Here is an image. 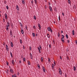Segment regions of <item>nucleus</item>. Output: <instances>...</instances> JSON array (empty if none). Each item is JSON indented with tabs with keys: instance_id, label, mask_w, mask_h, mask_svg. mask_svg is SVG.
<instances>
[{
	"instance_id": "nucleus-41",
	"label": "nucleus",
	"mask_w": 77,
	"mask_h": 77,
	"mask_svg": "<svg viewBox=\"0 0 77 77\" xmlns=\"http://www.w3.org/2000/svg\"><path fill=\"white\" fill-rule=\"evenodd\" d=\"M33 28L34 29H36V27L35 26V25H34V26H33Z\"/></svg>"
},
{
	"instance_id": "nucleus-22",
	"label": "nucleus",
	"mask_w": 77,
	"mask_h": 77,
	"mask_svg": "<svg viewBox=\"0 0 77 77\" xmlns=\"http://www.w3.org/2000/svg\"><path fill=\"white\" fill-rule=\"evenodd\" d=\"M34 2L36 5H37V0H34Z\"/></svg>"
},
{
	"instance_id": "nucleus-48",
	"label": "nucleus",
	"mask_w": 77,
	"mask_h": 77,
	"mask_svg": "<svg viewBox=\"0 0 77 77\" xmlns=\"http://www.w3.org/2000/svg\"><path fill=\"white\" fill-rule=\"evenodd\" d=\"M29 50L31 51V50H32V48H31V47H29Z\"/></svg>"
},
{
	"instance_id": "nucleus-37",
	"label": "nucleus",
	"mask_w": 77,
	"mask_h": 77,
	"mask_svg": "<svg viewBox=\"0 0 77 77\" xmlns=\"http://www.w3.org/2000/svg\"><path fill=\"white\" fill-rule=\"evenodd\" d=\"M30 57L31 59H33V55L30 56Z\"/></svg>"
},
{
	"instance_id": "nucleus-59",
	"label": "nucleus",
	"mask_w": 77,
	"mask_h": 77,
	"mask_svg": "<svg viewBox=\"0 0 77 77\" xmlns=\"http://www.w3.org/2000/svg\"><path fill=\"white\" fill-rule=\"evenodd\" d=\"M48 5H51V3H50V2H48Z\"/></svg>"
},
{
	"instance_id": "nucleus-47",
	"label": "nucleus",
	"mask_w": 77,
	"mask_h": 77,
	"mask_svg": "<svg viewBox=\"0 0 77 77\" xmlns=\"http://www.w3.org/2000/svg\"><path fill=\"white\" fill-rule=\"evenodd\" d=\"M54 9L55 11H57V8H55Z\"/></svg>"
},
{
	"instance_id": "nucleus-27",
	"label": "nucleus",
	"mask_w": 77,
	"mask_h": 77,
	"mask_svg": "<svg viewBox=\"0 0 77 77\" xmlns=\"http://www.w3.org/2000/svg\"><path fill=\"white\" fill-rule=\"evenodd\" d=\"M51 60H50V59L49 58H48V61L49 63H50Z\"/></svg>"
},
{
	"instance_id": "nucleus-9",
	"label": "nucleus",
	"mask_w": 77,
	"mask_h": 77,
	"mask_svg": "<svg viewBox=\"0 0 77 77\" xmlns=\"http://www.w3.org/2000/svg\"><path fill=\"white\" fill-rule=\"evenodd\" d=\"M52 69L54 71V65H53V64H52Z\"/></svg>"
},
{
	"instance_id": "nucleus-7",
	"label": "nucleus",
	"mask_w": 77,
	"mask_h": 77,
	"mask_svg": "<svg viewBox=\"0 0 77 77\" xmlns=\"http://www.w3.org/2000/svg\"><path fill=\"white\" fill-rule=\"evenodd\" d=\"M42 69L43 72H45V67H44V66L42 67Z\"/></svg>"
},
{
	"instance_id": "nucleus-42",
	"label": "nucleus",
	"mask_w": 77,
	"mask_h": 77,
	"mask_svg": "<svg viewBox=\"0 0 77 77\" xmlns=\"http://www.w3.org/2000/svg\"><path fill=\"white\" fill-rule=\"evenodd\" d=\"M6 8L7 9H9V7L8 5L7 6Z\"/></svg>"
},
{
	"instance_id": "nucleus-23",
	"label": "nucleus",
	"mask_w": 77,
	"mask_h": 77,
	"mask_svg": "<svg viewBox=\"0 0 77 77\" xmlns=\"http://www.w3.org/2000/svg\"><path fill=\"white\" fill-rule=\"evenodd\" d=\"M68 2L69 4L70 5H71V1L70 0H68Z\"/></svg>"
},
{
	"instance_id": "nucleus-44",
	"label": "nucleus",
	"mask_w": 77,
	"mask_h": 77,
	"mask_svg": "<svg viewBox=\"0 0 77 77\" xmlns=\"http://www.w3.org/2000/svg\"><path fill=\"white\" fill-rule=\"evenodd\" d=\"M54 66H56V62L55 61L54 63Z\"/></svg>"
},
{
	"instance_id": "nucleus-40",
	"label": "nucleus",
	"mask_w": 77,
	"mask_h": 77,
	"mask_svg": "<svg viewBox=\"0 0 77 77\" xmlns=\"http://www.w3.org/2000/svg\"><path fill=\"white\" fill-rule=\"evenodd\" d=\"M31 2L32 5H33V1L32 0L31 1Z\"/></svg>"
},
{
	"instance_id": "nucleus-15",
	"label": "nucleus",
	"mask_w": 77,
	"mask_h": 77,
	"mask_svg": "<svg viewBox=\"0 0 77 77\" xmlns=\"http://www.w3.org/2000/svg\"><path fill=\"white\" fill-rule=\"evenodd\" d=\"M22 3L23 5H25V1H24V0H22Z\"/></svg>"
},
{
	"instance_id": "nucleus-5",
	"label": "nucleus",
	"mask_w": 77,
	"mask_h": 77,
	"mask_svg": "<svg viewBox=\"0 0 77 77\" xmlns=\"http://www.w3.org/2000/svg\"><path fill=\"white\" fill-rule=\"evenodd\" d=\"M10 34L11 36L12 37L13 35H12V30H11L10 31Z\"/></svg>"
},
{
	"instance_id": "nucleus-58",
	"label": "nucleus",
	"mask_w": 77,
	"mask_h": 77,
	"mask_svg": "<svg viewBox=\"0 0 77 77\" xmlns=\"http://www.w3.org/2000/svg\"><path fill=\"white\" fill-rule=\"evenodd\" d=\"M45 9H47V5H45Z\"/></svg>"
},
{
	"instance_id": "nucleus-28",
	"label": "nucleus",
	"mask_w": 77,
	"mask_h": 77,
	"mask_svg": "<svg viewBox=\"0 0 77 77\" xmlns=\"http://www.w3.org/2000/svg\"><path fill=\"white\" fill-rule=\"evenodd\" d=\"M37 66H38V68H39V69H40V66H39V64H38Z\"/></svg>"
},
{
	"instance_id": "nucleus-32",
	"label": "nucleus",
	"mask_w": 77,
	"mask_h": 77,
	"mask_svg": "<svg viewBox=\"0 0 77 77\" xmlns=\"http://www.w3.org/2000/svg\"><path fill=\"white\" fill-rule=\"evenodd\" d=\"M39 48H40V50H42V46H41V45H40L39 46Z\"/></svg>"
},
{
	"instance_id": "nucleus-52",
	"label": "nucleus",
	"mask_w": 77,
	"mask_h": 77,
	"mask_svg": "<svg viewBox=\"0 0 77 77\" xmlns=\"http://www.w3.org/2000/svg\"><path fill=\"white\" fill-rule=\"evenodd\" d=\"M8 64H9V63L8 62H7V65L8 66Z\"/></svg>"
},
{
	"instance_id": "nucleus-34",
	"label": "nucleus",
	"mask_w": 77,
	"mask_h": 77,
	"mask_svg": "<svg viewBox=\"0 0 77 77\" xmlns=\"http://www.w3.org/2000/svg\"><path fill=\"white\" fill-rule=\"evenodd\" d=\"M10 53L12 57H13V55H12V52H11Z\"/></svg>"
},
{
	"instance_id": "nucleus-45",
	"label": "nucleus",
	"mask_w": 77,
	"mask_h": 77,
	"mask_svg": "<svg viewBox=\"0 0 77 77\" xmlns=\"http://www.w3.org/2000/svg\"><path fill=\"white\" fill-rule=\"evenodd\" d=\"M6 49L7 51H9V48H6Z\"/></svg>"
},
{
	"instance_id": "nucleus-49",
	"label": "nucleus",
	"mask_w": 77,
	"mask_h": 77,
	"mask_svg": "<svg viewBox=\"0 0 77 77\" xmlns=\"http://www.w3.org/2000/svg\"><path fill=\"white\" fill-rule=\"evenodd\" d=\"M53 42L54 44H55V41H54V40H53Z\"/></svg>"
},
{
	"instance_id": "nucleus-21",
	"label": "nucleus",
	"mask_w": 77,
	"mask_h": 77,
	"mask_svg": "<svg viewBox=\"0 0 77 77\" xmlns=\"http://www.w3.org/2000/svg\"><path fill=\"white\" fill-rule=\"evenodd\" d=\"M60 33L59 32H58V36L59 38V36H60Z\"/></svg>"
},
{
	"instance_id": "nucleus-36",
	"label": "nucleus",
	"mask_w": 77,
	"mask_h": 77,
	"mask_svg": "<svg viewBox=\"0 0 77 77\" xmlns=\"http://www.w3.org/2000/svg\"><path fill=\"white\" fill-rule=\"evenodd\" d=\"M20 44H22V40L21 39H20Z\"/></svg>"
},
{
	"instance_id": "nucleus-33",
	"label": "nucleus",
	"mask_w": 77,
	"mask_h": 77,
	"mask_svg": "<svg viewBox=\"0 0 77 77\" xmlns=\"http://www.w3.org/2000/svg\"><path fill=\"white\" fill-rule=\"evenodd\" d=\"M27 26H25V28H26V30H28V29H27Z\"/></svg>"
},
{
	"instance_id": "nucleus-29",
	"label": "nucleus",
	"mask_w": 77,
	"mask_h": 77,
	"mask_svg": "<svg viewBox=\"0 0 77 77\" xmlns=\"http://www.w3.org/2000/svg\"><path fill=\"white\" fill-rule=\"evenodd\" d=\"M28 65H30V63L29 61H28Z\"/></svg>"
},
{
	"instance_id": "nucleus-8",
	"label": "nucleus",
	"mask_w": 77,
	"mask_h": 77,
	"mask_svg": "<svg viewBox=\"0 0 77 77\" xmlns=\"http://www.w3.org/2000/svg\"><path fill=\"white\" fill-rule=\"evenodd\" d=\"M49 8L51 12H52V8L51 7V6H49Z\"/></svg>"
},
{
	"instance_id": "nucleus-4",
	"label": "nucleus",
	"mask_w": 77,
	"mask_h": 77,
	"mask_svg": "<svg viewBox=\"0 0 77 77\" xmlns=\"http://www.w3.org/2000/svg\"><path fill=\"white\" fill-rule=\"evenodd\" d=\"M4 16L5 17V19H6V20H7V19H8V15H7V14H5L4 15Z\"/></svg>"
},
{
	"instance_id": "nucleus-60",
	"label": "nucleus",
	"mask_w": 77,
	"mask_h": 77,
	"mask_svg": "<svg viewBox=\"0 0 77 77\" xmlns=\"http://www.w3.org/2000/svg\"><path fill=\"white\" fill-rule=\"evenodd\" d=\"M19 63H21V61L20 60L19 61Z\"/></svg>"
},
{
	"instance_id": "nucleus-54",
	"label": "nucleus",
	"mask_w": 77,
	"mask_h": 77,
	"mask_svg": "<svg viewBox=\"0 0 77 77\" xmlns=\"http://www.w3.org/2000/svg\"><path fill=\"white\" fill-rule=\"evenodd\" d=\"M23 50H24V49H25V48L24 47V45L23 46Z\"/></svg>"
},
{
	"instance_id": "nucleus-11",
	"label": "nucleus",
	"mask_w": 77,
	"mask_h": 77,
	"mask_svg": "<svg viewBox=\"0 0 77 77\" xmlns=\"http://www.w3.org/2000/svg\"><path fill=\"white\" fill-rule=\"evenodd\" d=\"M16 8L17 11H19L20 10V8H19V7H18V5H17L16 6Z\"/></svg>"
},
{
	"instance_id": "nucleus-2",
	"label": "nucleus",
	"mask_w": 77,
	"mask_h": 77,
	"mask_svg": "<svg viewBox=\"0 0 77 77\" xmlns=\"http://www.w3.org/2000/svg\"><path fill=\"white\" fill-rule=\"evenodd\" d=\"M59 71L60 74L62 75V70H61L60 68H59Z\"/></svg>"
},
{
	"instance_id": "nucleus-12",
	"label": "nucleus",
	"mask_w": 77,
	"mask_h": 77,
	"mask_svg": "<svg viewBox=\"0 0 77 77\" xmlns=\"http://www.w3.org/2000/svg\"><path fill=\"white\" fill-rule=\"evenodd\" d=\"M8 27H9L8 26H6L5 29H6V30H9V28H8Z\"/></svg>"
},
{
	"instance_id": "nucleus-46",
	"label": "nucleus",
	"mask_w": 77,
	"mask_h": 77,
	"mask_svg": "<svg viewBox=\"0 0 77 77\" xmlns=\"http://www.w3.org/2000/svg\"><path fill=\"white\" fill-rule=\"evenodd\" d=\"M59 20H61L60 17V16H59Z\"/></svg>"
},
{
	"instance_id": "nucleus-50",
	"label": "nucleus",
	"mask_w": 77,
	"mask_h": 77,
	"mask_svg": "<svg viewBox=\"0 0 77 77\" xmlns=\"http://www.w3.org/2000/svg\"><path fill=\"white\" fill-rule=\"evenodd\" d=\"M6 48H8V46L7 45H6Z\"/></svg>"
},
{
	"instance_id": "nucleus-26",
	"label": "nucleus",
	"mask_w": 77,
	"mask_h": 77,
	"mask_svg": "<svg viewBox=\"0 0 77 77\" xmlns=\"http://www.w3.org/2000/svg\"><path fill=\"white\" fill-rule=\"evenodd\" d=\"M73 69L74 71H75L76 69V68L75 67V66H74Z\"/></svg>"
},
{
	"instance_id": "nucleus-43",
	"label": "nucleus",
	"mask_w": 77,
	"mask_h": 77,
	"mask_svg": "<svg viewBox=\"0 0 77 77\" xmlns=\"http://www.w3.org/2000/svg\"><path fill=\"white\" fill-rule=\"evenodd\" d=\"M3 23L5 22V18H3Z\"/></svg>"
},
{
	"instance_id": "nucleus-57",
	"label": "nucleus",
	"mask_w": 77,
	"mask_h": 77,
	"mask_svg": "<svg viewBox=\"0 0 77 77\" xmlns=\"http://www.w3.org/2000/svg\"><path fill=\"white\" fill-rule=\"evenodd\" d=\"M62 14L63 16H64V13H62Z\"/></svg>"
},
{
	"instance_id": "nucleus-1",
	"label": "nucleus",
	"mask_w": 77,
	"mask_h": 77,
	"mask_svg": "<svg viewBox=\"0 0 77 77\" xmlns=\"http://www.w3.org/2000/svg\"><path fill=\"white\" fill-rule=\"evenodd\" d=\"M47 29L48 31H49V32H51V33H53V30H52V29H51V27H48Z\"/></svg>"
},
{
	"instance_id": "nucleus-39",
	"label": "nucleus",
	"mask_w": 77,
	"mask_h": 77,
	"mask_svg": "<svg viewBox=\"0 0 77 77\" xmlns=\"http://www.w3.org/2000/svg\"><path fill=\"white\" fill-rule=\"evenodd\" d=\"M34 18L35 20H36V16H34Z\"/></svg>"
},
{
	"instance_id": "nucleus-51",
	"label": "nucleus",
	"mask_w": 77,
	"mask_h": 77,
	"mask_svg": "<svg viewBox=\"0 0 77 77\" xmlns=\"http://www.w3.org/2000/svg\"><path fill=\"white\" fill-rule=\"evenodd\" d=\"M75 43L76 44V45H77V40H76L75 41Z\"/></svg>"
},
{
	"instance_id": "nucleus-24",
	"label": "nucleus",
	"mask_w": 77,
	"mask_h": 77,
	"mask_svg": "<svg viewBox=\"0 0 77 77\" xmlns=\"http://www.w3.org/2000/svg\"><path fill=\"white\" fill-rule=\"evenodd\" d=\"M32 35H33V36L34 37H35V33H32Z\"/></svg>"
},
{
	"instance_id": "nucleus-56",
	"label": "nucleus",
	"mask_w": 77,
	"mask_h": 77,
	"mask_svg": "<svg viewBox=\"0 0 77 77\" xmlns=\"http://www.w3.org/2000/svg\"><path fill=\"white\" fill-rule=\"evenodd\" d=\"M60 59H61V60H62V57L61 56H60Z\"/></svg>"
},
{
	"instance_id": "nucleus-16",
	"label": "nucleus",
	"mask_w": 77,
	"mask_h": 77,
	"mask_svg": "<svg viewBox=\"0 0 77 77\" xmlns=\"http://www.w3.org/2000/svg\"><path fill=\"white\" fill-rule=\"evenodd\" d=\"M37 48H38V50L39 51V53H41V51L40 50H41V49H39V47H37Z\"/></svg>"
},
{
	"instance_id": "nucleus-55",
	"label": "nucleus",
	"mask_w": 77,
	"mask_h": 77,
	"mask_svg": "<svg viewBox=\"0 0 77 77\" xmlns=\"http://www.w3.org/2000/svg\"><path fill=\"white\" fill-rule=\"evenodd\" d=\"M4 3H5V4H6V1H4Z\"/></svg>"
},
{
	"instance_id": "nucleus-38",
	"label": "nucleus",
	"mask_w": 77,
	"mask_h": 77,
	"mask_svg": "<svg viewBox=\"0 0 77 77\" xmlns=\"http://www.w3.org/2000/svg\"><path fill=\"white\" fill-rule=\"evenodd\" d=\"M23 61L24 62H26V58H24L23 59Z\"/></svg>"
},
{
	"instance_id": "nucleus-35",
	"label": "nucleus",
	"mask_w": 77,
	"mask_h": 77,
	"mask_svg": "<svg viewBox=\"0 0 77 77\" xmlns=\"http://www.w3.org/2000/svg\"><path fill=\"white\" fill-rule=\"evenodd\" d=\"M20 26H21V27H23V25L22 24H21V22H20Z\"/></svg>"
},
{
	"instance_id": "nucleus-10",
	"label": "nucleus",
	"mask_w": 77,
	"mask_h": 77,
	"mask_svg": "<svg viewBox=\"0 0 77 77\" xmlns=\"http://www.w3.org/2000/svg\"><path fill=\"white\" fill-rule=\"evenodd\" d=\"M11 63L13 64V65H15V61L14 60H12Z\"/></svg>"
},
{
	"instance_id": "nucleus-63",
	"label": "nucleus",
	"mask_w": 77,
	"mask_h": 77,
	"mask_svg": "<svg viewBox=\"0 0 77 77\" xmlns=\"http://www.w3.org/2000/svg\"><path fill=\"white\" fill-rule=\"evenodd\" d=\"M3 45H5V43L4 42V43H3Z\"/></svg>"
},
{
	"instance_id": "nucleus-25",
	"label": "nucleus",
	"mask_w": 77,
	"mask_h": 77,
	"mask_svg": "<svg viewBox=\"0 0 77 77\" xmlns=\"http://www.w3.org/2000/svg\"><path fill=\"white\" fill-rule=\"evenodd\" d=\"M44 59V58L42 57H41V60L42 62H43L44 61L43 60Z\"/></svg>"
},
{
	"instance_id": "nucleus-62",
	"label": "nucleus",
	"mask_w": 77,
	"mask_h": 77,
	"mask_svg": "<svg viewBox=\"0 0 77 77\" xmlns=\"http://www.w3.org/2000/svg\"><path fill=\"white\" fill-rule=\"evenodd\" d=\"M49 47L50 48H51V45H49Z\"/></svg>"
},
{
	"instance_id": "nucleus-13",
	"label": "nucleus",
	"mask_w": 77,
	"mask_h": 77,
	"mask_svg": "<svg viewBox=\"0 0 77 77\" xmlns=\"http://www.w3.org/2000/svg\"><path fill=\"white\" fill-rule=\"evenodd\" d=\"M21 32L23 35H24V31H23V30L22 29H21Z\"/></svg>"
},
{
	"instance_id": "nucleus-17",
	"label": "nucleus",
	"mask_w": 77,
	"mask_h": 77,
	"mask_svg": "<svg viewBox=\"0 0 77 77\" xmlns=\"http://www.w3.org/2000/svg\"><path fill=\"white\" fill-rule=\"evenodd\" d=\"M7 25L6 26H8V27H10V26L9 25V21L7 22Z\"/></svg>"
},
{
	"instance_id": "nucleus-19",
	"label": "nucleus",
	"mask_w": 77,
	"mask_h": 77,
	"mask_svg": "<svg viewBox=\"0 0 77 77\" xmlns=\"http://www.w3.org/2000/svg\"><path fill=\"white\" fill-rule=\"evenodd\" d=\"M74 33H75L74 30H73L72 31V35H74Z\"/></svg>"
},
{
	"instance_id": "nucleus-61",
	"label": "nucleus",
	"mask_w": 77,
	"mask_h": 77,
	"mask_svg": "<svg viewBox=\"0 0 77 77\" xmlns=\"http://www.w3.org/2000/svg\"><path fill=\"white\" fill-rule=\"evenodd\" d=\"M30 56H33V55H32V54H31V53H30Z\"/></svg>"
},
{
	"instance_id": "nucleus-20",
	"label": "nucleus",
	"mask_w": 77,
	"mask_h": 77,
	"mask_svg": "<svg viewBox=\"0 0 77 77\" xmlns=\"http://www.w3.org/2000/svg\"><path fill=\"white\" fill-rule=\"evenodd\" d=\"M10 71L11 72H13V69H10Z\"/></svg>"
},
{
	"instance_id": "nucleus-30",
	"label": "nucleus",
	"mask_w": 77,
	"mask_h": 77,
	"mask_svg": "<svg viewBox=\"0 0 77 77\" xmlns=\"http://www.w3.org/2000/svg\"><path fill=\"white\" fill-rule=\"evenodd\" d=\"M66 37L67 39H68V35L66 34Z\"/></svg>"
},
{
	"instance_id": "nucleus-6",
	"label": "nucleus",
	"mask_w": 77,
	"mask_h": 77,
	"mask_svg": "<svg viewBox=\"0 0 77 77\" xmlns=\"http://www.w3.org/2000/svg\"><path fill=\"white\" fill-rule=\"evenodd\" d=\"M38 27L39 28V30H41V26L40 25L39 23H38Z\"/></svg>"
},
{
	"instance_id": "nucleus-3",
	"label": "nucleus",
	"mask_w": 77,
	"mask_h": 77,
	"mask_svg": "<svg viewBox=\"0 0 77 77\" xmlns=\"http://www.w3.org/2000/svg\"><path fill=\"white\" fill-rule=\"evenodd\" d=\"M64 36H63V37H62L61 38V41L63 42H64Z\"/></svg>"
},
{
	"instance_id": "nucleus-53",
	"label": "nucleus",
	"mask_w": 77,
	"mask_h": 77,
	"mask_svg": "<svg viewBox=\"0 0 77 77\" xmlns=\"http://www.w3.org/2000/svg\"><path fill=\"white\" fill-rule=\"evenodd\" d=\"M67 41L68 43H69V40L68 39L67 40Z\"/></svg>"
},
{
	"instance_id": "nucleus-31",
	"label": "nucleus",
	"mask_w": 77,
	"mask_h": 77,
	"mask_svg": "<svg viewBox=\"0 0 77 77\" xmlns=\"http://www.w3.org/2000/svg\"><path fill=\"white\" fill-rule=\"evenodd\" d=\"M11 27H12V29H14V25L13 24H11Z\"/></svg>"
},
{
	"instance_id": "nucleus-14",
	"label": "nucleus",
	"mask_w": 77,
	"mask_h": 77,
	"mask_svg": "<svg viewBox=\"0 0 77 77\" xmlns=\"http://www.w3.org/2000/svg\"><path fill=\"white\" fill-rule=\"evenodd\" d=\"M11 47H14V45H13V43H12V42H11Z\"/></svg>"
},
{
	"instance_id": "nucleus-18",
	"label": "nucleus",
	"mask_w": 77,
	"mask_h": 77,
	"mask_svg": "<svg viewBox=\"0 0 77 77\" xmlns=\"http://www.w3.org/2000/svg\"><path fill=\"white\" fill-rule=\"evenodd\" d=\"M47 36H48V38H50V35H49V34H47Z\"/></svg>"
},
{
	"instance_id": "nucleus-64",
	"label": "nucleus",
	"mask_w": 77,
	"mask_h": 77,
	"mask_svg": "<svg viewBox=\"0 0 77 77\" xmlns=\"http://www.w3.org/2000/svg\"><path fill=\"white\" fill-rule=\"evenodd\" d=\"M12 77H15V75H12Z\"/></svg>"
}]
</instances>
